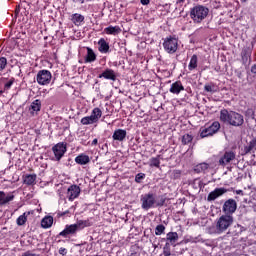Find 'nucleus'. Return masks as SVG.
<instances>
[{"label": "nucleus", "instance_id": "nucleus-1", "mask_svg": "<svg viewBox=\"0 0 256 256\" xmlns=\"http://www.w3.org/2000/svg\"><path fill=\"white\" fill-rule=\"evenodd\" d=\"M220 121L224 125H231L232 127H241L245 123V119L242 114L222 109L220 111Z\"/></svg>", "mask_w": 256, "mask_h": 256}, {"label": "nucleus", "instance_id": "nucleus-2", "mask_svg": "<svg viewBox=\"0 0 256 256\" xmlns=\"http://www.w3.org/2000/svg\"><path fill=\"white\" fill-rule=\"evenodd\" d=\"M207 15H209V8L203 5H197L190 9V18L194 23H203L207 19Z\"/></svg>", "mask_w": 256, "mask_h": 256}, {"label": "nucleus", "instance_id": "nucleus-3", "mask_svg": "<svg viewBox=\"0 0 256 256\" xmlns=\"http://www.w3.org/2000/svg\"><path fill=\"white\" fill-rule=\"evenodd\" d=\"M234 218L231 215L224 214L216 220V233L221 235L225 233L231 225H233Z\"/></svg>", "mask_w": 256, "mask_h": 256}, {"label": "nucleus", "instance_id": "nucleus-27", "mask_svg": "<svg viewBox=\"0 0 256 256\" xmlns=\"http://www.w3.org/2000/svg\"><path fill=\"white\" fill-rule=\"evenodd\" d=\"M53 226V216H45L41 221V227L43 229H49Z\"/></svg>", "mask_w": 256, "mask_h": 256}, {"label": "nucleus", "instance_id": "nucleus-32", "mask_svg": "<svg viewBox=\"0 0 256 256\" xmlns=\"http://www.w3.org/2000/svg\"><path fill=\"white\" fill-rule=\"evenodd\" d=\"M209 169V164L208 163H200L194 167L195 173H205Z\"/></svg>", "mask_w": 256, "mask_h": 256}, {"label": "nucleus", "instance_id": "nucleus-33", "mask_svg": "<svg viewBox=\"0 0 256 256\" xmlns=\"http://www.w3.org/2000/svg\"><path fill=\"white\" fill-rule=\"evenodd\" d=\"M182 145H191L193 143V135L191 134H184L181 139Z\"/></svg>", "mask_w": 256, "mask_h": 256}, {"label": "nucleus", "instance_id": "nucleus-44", "mask_svg": "<svg viewBox=\"0 0 256 256\" xmlns=\"http://www.w3.org/2000/svg\"><path fill=\"white\" fill-rule=\"evenodd\" d=\"M13 83H15V78H11V79L5 84V88H6V89H11V86L13 85Z\"/></svg>", "mask_w": 256, "mask_h": 256}, {"label": "nucleus", "instance_id": "nucleus-25", "mask_svg": "<svg viewBox=\"0 0 256 256\" xmlns=\"http://www.w3.org/2000/svg\"><path fill=\"white\" fill-rule=\"evenodd\" d=\"M106 35H119L121 33V27L119 26H108L104 29Z\"/></svg>", "mask_w": 256, "mask_h": 256}, {"label": "nucleus", "instance_id": "nucleus-13", "mask_svg": "<svg viewBox=\"0 0 256 256\" xmlns=\"http://www.w3.org/2000/svg\"><path fill=\"white\" fill-rule=\"evenodd\" d=\"M77 231V226H75V224L66 225L65 229L59 233V236L67 238L69 235H76Z\"/></svg>", "mask_w": 256, "mask_h": 256}, {"label": "nucleus", "instance_id": "nucleus-28", "mask_svg": "<svg viewBox=\"0 0 256 256\" xmlns=\"http://www.w3.org/2000/svg\"><path fill=\"white\" fill-rule=\"evenodd\" d=\"M161 159H163L161 155L150 158L149 167H156V169H159V167H161Z\"/></svg>", "mask_w": 256, "mask_h": 256}, {"label": "nucleus", "instance_id": "nucleus-11", "mask_svg": "<svg viewBox=\"0 0 256 256\" xmlns=\"http://www.w3.org/2000/svg\"><path fill=\"white\" fill-rule=\"evenodd\" d=\"M228 191L229 190L225 187L215 188L208 194L207 201H215L216 199H219V197H223V195H225V193Z\"/></svg>", "mask_w": 256, "mask_h": 256}, {"label": "nucleus", "instance_id": "nucleus-34", "mask_svg": "<svg viewBox=\"0 0 256 256\" xmlns=\"http://www.w3.org/2000/svg\"><path fill=\"white\" fill-rule=\"evenodd\" d=\"M197 61H198L197 55L194 54V55L191 57L190 63H189V65H188L189 71H193V69H197Z\"/></svg>", "mask_w": 256, "mask_h": 256}, {"label": "nucleus", "instance_id": "nucleus-38", "mask_svg": "<svg viewBox=\"0 0 256 256\" xmlns=\"http://www.w3.org/2000/svg\"><path fill=\"white\" fill-rule=\"evenodd\" d=\"M163 233H165V225L163 224L157 225L155 228V235L159 236V235H163Z\"/></svg>", "mask_w": 256, "mask_h": 256}, {"label": "nucleus", "instance_id": "nucleus-54", "mask_svg": "<svg viewBox=\"0 0 256 256\" xmlns=\"http://www.w3.org/2000/svg\"><path fill=\"white\" fill-rule=\"evenodd\" d=\"M243 3L247 2V0H242Z\"/></svg>", "mask_w": 256, "mask_h": 256}, {"label": "nucleus", "instance_id": "nucleus-21", "mask_svg": "<svg viewBox=\"0 0 256 256\" xmlns=\"http://www.w3.org/2000/svg\"><path fill=\"white\" fill-rule=\"evenodd\" d=\"M93 225L89 219L87 220H77L74 224V227H76L77 231H81L82 229H85V227H91Z\"/></svg>", "mask_w": 256, "mask_h": 256}, {"label": "nucleus", "instance_id": "nucleus-16", "mask_svg": "<svg viewBox=\"0 0 256 256\" xmlns=\"http://www.w3.org/2000/svg\"><path fill=\"white\" fill-rule=\"evenodd\" d=\"M127 137V130L123 129H117L114 131L112 138L114 141H125V138Z\"/></svg>", "mask_w": 256, "mask_h": 256}, {"label": "nucleus", "instance_id": "nucleus-41", "mask_svg": "<svg viewBox=\"0 0 256 256\" xmlns=\"http://www.w3.org/2000/svg\"><path fill=\"white\" fill-rule=\"evenodd\" d=\"M165 201H167V198L161 196L160 199L156 201V207H163V205H165Z\"/></svg>", "mask_w": 256, "mask_h": 256}, {"label": "nucleus", "instance_id": "nucleus-45", "mask_svg": "<svg viewBox=\"0 0 256 256\" xmlns=\"http://www.w3.org/2000/svg\"><path fill=\"white\" fill-rule=\"evenodd\" d=\"M59 254H60V255H63V256L67 255V249H65V248H60V249H59Z\"/></svg>", "mask_w": 256, "mask_h": 256}, {"label": "nucleus", "instance_id": "nucleus-53", "mask_svg": "<svg viewBox=\"0 0 256 256\" xmlns=\"http://www.w3.org/2000/svg\"><path fill=\"white\" fill-rule=\"evenodd\" d=\"M69 213V210L65 211L62 215H67Z\"/></svg>", "mask_w": 256, "mask_h": 256}, {"label": "nucleus", "instance_id": "nucleus-12", "mask_svg": "<svg viewBox=\"0 0 256 256\" xmlns=\"http://www.w3.org/2000/svg\"><path fill=\"white\" fill-rule=\"evenodd\" d=\"M79 195H81V188L78 185H71L70 187H68L67 189V197L69 199V201H75V199H77V197H79Z\"/></svg>", "mask_w": 256, "mask_h": 256}, {"label": "nucleus", "instance_id": "nucleus-55", "mask_svg": "<svg viewBox=\"0 0 256 256\" xmlns=\"http://www.w3.org/2000/svg\"><path fill=\"white\" fill-rule=\"evenodd\" d=\"M1 93H3V91L0 90V95H1Z\"/></svg>", "mask_w": 256, "mask_h": 256}, {"label": "nucleus", "instance_id": "nucleus-5", "mask_svg": "<svg viewBox=\"0 0 256 256\" xmlns=\"http://www.w3.org/2000/svg\"><path fill=\"white\" fill-rule=\"evenodd\" d=\"M221 129V124L218 121L213 122L209 127L200 128V137L205 139V137H213Z\"/></svg>", "mask_w": 256, "mask_h": 256}, {"label": "nucleus", "instance_id": "nucleus-9", "mask_svg": "<svg viewBox=\"0 0 256 256\" xmlns=\"http://www.w3.org/2000/svg\"><path fill=\"white\" fill-rule=\"evenodd\" d=\"M179 42L177 40V38H167L164 43H163V47L165 49V51H167V53L173 54L177 51Z\"/></svg>", "mask_w": 256, "mask_h": 256}, {"label": "nucleus", "instance_id": "nucleus-4", "mask_svg": "<svg viewBox=\"0 0 256 256\" xmlns=\"http://www.w3.org/2000/svg\"><path fill=\"white\" fill-rule=\"evenodd\" d=\"M141 207L144 211H149V209H153L157 203L156 196L153 192H149L147 194H143L140 198Z\"/></svg>", "mask_w": 256, "mask_h": 256}, {"label": "nucleus", "instance_id": "nucleus-52", "mask_svg": "<svg viewBox=\"0 0 256 256\" xmlns=\"http://www.w3.org/2000/svg\"><path fill=\"white\" fill-rule=\"evenodd\" d=\"M79 1L81 4L85 3V0H73V3H77Z\"/></svg>", "mask_w": 256, "mask_h": 256}, {"label": "nucleus", "instance_id": "nucleus-35", "mask_svg": "<svg viewBox=\"0 0 256 256\" xmlns=\"http://www.w3.org/2000/svg\"><path fill=\"white\" fill-rule=\"evenodd\" d=\"M182 172L181 170H172L170 172V179L177 181V179H181Z\"/></svg>", "mask_w": 256, "mask_h": 256}, {"label": "nucleus", "instance_id": "nucleus-8", "mask_svg": "<svg viewBox=\"0 0 256 256\" xmlns=\"http://www.w3.org/2000/svg\"><path fill=\"white\" fill-rule=\"evenodd\" d=\"M237 157V154L233 150H226L224 154L219 159V165L222 167H226V165H229L231 161H235Z\"/></svg>", "mask_w": 256, "mask_h": 256}, {"label": "nucleus", "instance_id": "nucleus-30", "mask_svg": "<svg viewBox=\"0 0 256 256\" xmlns=\"http://www.w3.org/2000/svg\"><path fill=\"white\" fill-rule=\"evenodd\" d=\"M71 21L74 23V25L79 26L85 21V16L75 13L72 15Z\"/></svg>", "mask_w": 256, "mask_h": 256}, {"label": "nucleus", "instance_id": "nucleus-48", "mask_svg": "<svg viewBox=\"0 0 256 256\" xmlns=\"http://www.w3.org/2000/svg\"><path fill=\"white\" fill-rule=\"evenodd\" d=\"M251 73H253V75H256V64H254V65L251 67Z\"/></svg>", "mask_w": 256, "mask_h": 256}, {"label": "nucleus", "instance_id": "nucleus-14", "mask_svg": "<svg viewBox=\"0 0 256 256\" xmlns=\"http://www.w3.org/2000/svg\"><path fill=\"white\" fill-rule=\"evenodd\" d=\"M162 241H166V243L175 247V243L179 241V234L177 232H169L166 234V238H163Z\"/></svg>", "mask_w": 256, "mask_h": 256}, {"label": "nucleus", "instance_id": "nucleus-23", "mask_svg": "<svg viewBox=\"0 0 256 256\" xmlns=\"http://www.w3.org/2000/svg\"><path fill=\"white\" fill-rule=\"evenodd\" d=\"M256 151V138H253L248 145L244 147V155H248V153H253Z\"/></svg>", "mask_w": 256, "mask_h": 256}, {"label": "nucleus", "instance_id": "nucleus-22", "mask_svg": "<svg viewBox=\"0 0 256 256\" xmlns=\"http://www.w3.org/2000/svg\"><path fill=\"white\" fill-rule=\"evenodd\" d=\"M75 162L78 165H87L88 163H91V158H89L88 155L80 154L75 158Z\"/></svg>", "mask_w": 256, "mask_h": 256}, {"label": "nucleus", "instance_id": "nucleus-7", "mask_svg": "<svg viewBox=\"0 0 256 256\" xmlns=\"http://www.w3.org/2000/svg\"><path fill=\"white\" fill-rule=\"evenodd\" d=\"M224 215L233 216V213L237 211V201L233 198L226 200L222 206Z\"/></svg>", "mask_w": 256, "mask_h": 256}, {"label": "nucleus", "instance_id": "nucleus-15", "mask_svg": "<svg viewBox=\"0 0 256 256\" xmlns=\"http://www.w3.org/2000/svg\"><path fill=\"white\" fill-rule=\"evenodd\" d=\"M99 79H108L109 81H117V75H115V71L113 69H106L99 76Z\"/></svg>", "mask_w": 256, "mask_h": 256}, {"label": "nucleus", "instance_id": "nucleus-39", "mask_svg": "<svg viewBox=\"0 0 256 256\" xmlns=\"http://www.w3.org/2000/svg\"><path fill=\"white\" fill-rule=\"evenodd\" d=\"M163 255L164 256H171V244L166 243L163 247Z\"/></svg>", "mask_w": 256, "mask_h": 256}, {"label": "nucleus", "instance_id": "nucleus-51", "mask_svg": "<svg viewBox=\"0 0 256 256\" xmlns=\"http://www.w3.org/2000/svg\"><path fill=\"white\" fill-rule=\"evenodd\" d=\"M182 3H185V0H177V5H181Z\"/></svg>", "mask_w": 256, "mask_h": 256}, {"label": "nucleus", "instance_id": "nucleus-36", "mask_svg": "<svg viewBox=\"0 0 256 256\" xmlns=\"http://www.w3.org/2000/svg\"><path fill=\"white\" fill-rule=\"evenodd\" d=\"M204 91L206 93H217V87L214 84H205Z\"/></svg>", "mask_w": 256, "mask_h": 256}, {"label": "nucleus", "instance_id": "nucleus-47", "mask_svg": "<svg viewBox=\"0 0 256 256\" xmlns=\"http://www.w3.org/2000/svg\"><path fill=\"white\" fill-rule=\"evenodd\" d=\"M141 5H149L151 3V0H140Z\"/></svg>", "mask_w": 256, "mask_h": 256}, {"label": "nucleus", "instance_id": "nucleus-18", "mask_svg": "<svg viewBox=\"0 0 256 256\" xmlns=\"http://www.w3.org/2000/svg\"><path fill=\"white\" fill-rule=\"evenodd\" d=\"M86 51L85 63H94V61H97V54H95V51L90 47H86Z\"/></svg>", "mask_w": 256, "mask_h": 256}, {"label": "nucleus", "instance_id": "nucleus-37", "mask_svg": "<svg viewBox=\"0 0 256 256\" xmlns=\"http://www.w3.org/2000/svg\"><path fill=\"white\" fill-rule=\"evenodd\" d=\"M82 125H93V123H96L90 116L83 117L81 119Z\"/></svg>", "mask_w": 256, "mask_h": 256}, {"label": "nucleus", "instance_id": "nucleus-20", "mask_svg": "<svg viewBox=\"0 0 256 256\" xmlns=\"http://www.w3.org/2000/svg\"><path fill=\"white\" fill-rule=\"evenodd\" d=\"M29 111L31 115H35V113H39V111H41V100L39 99L34 100L29 107Z\"/></svg>", "mask_w": 256, "mask_h": 256}, {"label": "nucleus", "instance_id": "nucleus-26", "mask_svg": "<svg viewBox=\"0 0 256 256\" xmlns=\"http://www.w3.org/2000/svg\"><path fill=\"white\" fill-rule=\"evenodd\" d=\"M24 185H35L37 181V174H26L24 176Z\"/></svg>", "mask_w": 256, "mask_h": 256}, {"label": "nucleus", "instance_id": "nucleus-29", "mask_svg": "<svg viewBox=\"0 0 256 256\" xmlns=\"http://www.w3.org/2000/svg\"><path fill=\"white\" fill-rule=\"evenodd\" d=\"M29 215H31V212H24L22 215H20L16 220L17 225L19 227L25 225V223H27V217H29Z\"/></svg>", "mask_w": 256, "mask_h": 256}, {"label": "nucleus", "instance_id": "nucleus-6", "mask_svg": "<svg viewBox=\"0 0 256 256\" xmlns=\"http://www.w3.org/2000/svg\"><path fill=\"white\" fill-rule=\"evenodd\" d=\"M53 75H51V71L49 70H40L37 73L36 81L38 85H49L51 83V79Z\"/></svg>", "mask_w": 256, "mask_h": 256}, {"label": "nucleus", "instance_id": "nucleus-40", "mask_svg": "<svg viewBox=\"0 0 256 256\" xmlns=\"http://www.w3.org/2000/svg\"><path fill=\"white\" fill-rule=\"evenodd\" d=\"M7 67V58L1 57L0 58V71H3Z\"/></svg>", "mask_w": 256, "mask_h": 256}, {"label": "nucleus", "instance_id": "nucleus-31", "mask_svg": "<svg viewBox=\"0 0 256 256\" xmlns=\"http://www.w3.org/2000/svg\"><path fill=\"white\" fill-rule=\"evenodd\" d=\"M103 115V111H101L99 108H94L92 110V113L90 115V117L96 122H99V118L102 117Z\"/></svg>", "mask_w": 256, "mask_h": 256}, {"label": "nucleus", "instance_id": "nucleus-17", "mask_svg": "<svg viewBox=\"0 0 256 256\" xmlns=\"http://www.w3.org/2000/svg\"><path fill=\"white\" fill-rule=\"evenodd\" d=\"M181 91H185V87L181 83V81L174 82L170 87V93H173L174 95H179Z\"/></svg>", "mask_w": 256, "mask_h": 256}, {"label": "nucleus", "instance_id": "nucleus-50", "mask_svg": "<svg viewBox=\"0 0 256 256\" xmlns=\"http://www.w3.org/2000/svg\"><path fill=\"white\" fill-rule=\"evenodd\" d=\"M236 195H243V190H236Z\"/></svg>", "mask_w": 256, "mask_h": 256}, {"label": "nucleus", "instance_id": "nucleus-10", "mask_svg": "<svg viewBox=\"0 0 256 256\" xmlns=\"http://www.w3.org/2000/svg\"><path fill=\"white\" fill-rule=\"evenodd\" d=\"M52 151L54 153L55 161H61L63 155L67 153V146L63 143H58L52 147Z\"/></svg>", "mask_w": 256, "mask_h": 256}, {"label": "nucleus", "instance_id": "nucleus-43", "mask_svg": "<svg viewBox=\"0 0 256 256\" xmlns=\"http://www.w3.org/2000/svg\"><path fill=\"white\" fill-rule=\"evenodd\" d=\"M130 251V256H139V253L137 252L139 251V248H137V246H132Z\"/></svg>", "mask_w": 256, "mask_h": 256}, {"label": "nucleus", "instance_id": "nucleus-46", "mask_svg": "<svg viewBox=\"0 0 256 256\" xmlns=\"http://www.w3.org/2000/svg\"><path fill=\"white\" fill-rule=\"evenodd\" d=\"M22 256H37V254H33L30 251H27V252L23 253Z\"/></svg>", "mask_w": 256, "mask_h": 256}, {"label": "nucleus", "instance_id": "nucleus-19", "mask_svg": "<svg viewBox=\"0 0 256 256\" xmlns=\"http://www.w3.org/2000/svg\"><path fill=\"white\" fill-rule=\"evenodd\" d=\"M15 199V195L10 194L6 195L5 192L0 191V206L7 205V203L13 201Z\"/></svg>", "mask_w": 256, "mask_h": 256}, {"label": "nucleus", "instance_id": "nucleus-24", "mask_svg": "<svg viewBox=\"0 0 256 256\" xmlns=\"http://www.w3.org/2000/svg\"><path fill=\"white\" fill-rule=\"evenodd\" d=\"M99 48L98 50L100 53H109V43L105 40V38H101L98 41Z\"/></svg>", "mask_w": 256, "mask_h": 256}, {"label": "nucleus", "instance_id": "nucleus-49", "mask_svg": "<svg viewBox=\"0 0 256 256\" xmlns=\"http://www.w3.org/2000/svg\"><path fill=\"white\" fill-rule=\"evenodd\" d=\"M97 143H99V140H97V138H95V139L92 141L91 145H97Z\"/></svg>", "mask_w": 256, "mask_h": 256}, {"label": "nucleus", "instance_id": "nucleus-42", "mask_svg": "<svg viewBox=\"0 0 256 256\" xmlns=\"http://www.w3.org/2000/svg\"><path fill=\"white\" fill-rule=\"evenodd\" d=\"M143 179H145V173H138L135 176V182L136 183H141V181H143Z\"/></svg>", "mask_w": 256, "mask_h": 256}]
</instances>
